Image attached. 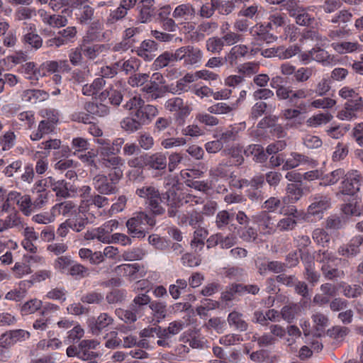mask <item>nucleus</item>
<instances>
[{"mask_svg": "<svg viewBox=\"0 0 363 363\" xmlns=\"http://www.w3.org/2000/svg\"><path fill=\"white\" fill-rule=\"evenodd\" d=\"M126 296V291L125 290L116 289L106 295V300L108 303H116L122 302Z\"/></svg>", "mask_w": 363, "mask_h": 363, "instance_id": "obj_59", "label": "nucleus"}, {"mask_svg": "<svg viewBox=\"0 0 363 363\" xmlns=\"http://www.w3.org/2000/svg\"><path fill=\"white\" fill-rule=\"evenodd\" d=\"M349 332L350 329L348 328L336 325L330 329H328L327 334L330 337L338 340L344 338L349 333Z\"/></svg>", "mask_w": 363, "mask_h": 363, "instance_id": "obj_55", "label": "nucleus"}, {"mask_svg": "<svg viewBox=\"0 0 363 363\" xmlns=\"http://www.w3.org/2000/svg\"><path fill=\"white\" fill-rule=\"evenodd\" d=\"M345 175V170L342 169H337L328 174H326L323 180L325 185H333L336 184L341 178H343Z\"/></svg>", "mask_w": 363, "mask_h": 363, "instance_id": "obj_54", "label": "nucleus"}, {"mask_svg": "<svg viewBox=\"0 0 363 363\" xmlns=\"http://www.w3.org/2000/svg\"><path fill=\"white\" fill-rule=\"evenodd\" d=\"M123 97L122 91L113 87L104 90L99 96L101 101H104L106 99H108L109 103L114 106H118L121 104Z\"/></svg>", "mask_w": 363, "mask_h": 363, "instance_id": "obj_22", "label": "nucleus"}, {"mask_svg": "<svg viewBox=\"0 0 363 363\" xmlns=\"http://www.w3.org/2000/svg\"><path fill=\"white\" fill-rule=\"evenodd\" d=\"M339 288L343 289V294L347 298H355L362 294V289L359 285L350 286L346 283L342 282L339 284Z\"/></svg>", "mask_w": 363, "mask_h": 363, "instance_id": "obj_45", "label": "nucleus"}, {"mask_svg": "<svg viewBox=\"0 0 363 363\" xmlns=\"http://www.w3.org/2000/svg\"><path fill=\"white\" fill-rule=\"evenodd\" d=\"M333 49L340 54L353 52L357 51L360 45L357 42H341L332 43Z\"/></svg>", "mask_w": 363, "mask_h": 363, "instance_id": "obj_31", "label": "nucleus"}, {"mask_svg": "<svg viewBox=\"0 0 363 363\" xmlns=\"http://www.w3.org/2000/svg\"><path fill=\"white\" fill-rule=\"evenodd\" d=\"M156 224L153 216L145 212H138L126 222L128 232L133 238H143Z\"/></svg>", "mask_w": 363, "mask_h": 363, "instance_id": "obj_1", "label": "nucleus"}, {"mask_svg": "<svg viewBox=\"0 0 363 363\" xmlns=\"http://www.w3.org/2000/svg\"><path fill=\"white\" fill-rule=\"evenodd\" d=\"M113 318L106 313H101L97 318L91 317L87 323L89 330L94 335H99L103 330L113 323Z\"/></svg>", "mask_w": 363, "mask_h": 363, "instance_id": "obj_9", "label": "nucleus"}, {"mask_svg": "<svg viewBox=\"0 0 363 363\" xmlns=\"http://www.w3.org/2000/svg\"><path fill=\"white\" fill-rule=\"evenodd\" d=\"M141 32L140 28L131 27L125 30L123 38L125 40L128 41L131 45H134L139 41L138 36Z\"/></svg>", "mask_w": 363, "mask_h": 363, "instance_id": "obj_61", "label": "nucleus"}, {"mask_svg": "<svg viewBox=\"0 0 363 363\" xmlns=\"http://www.w3.org/2000/svg\"><path fill=\"white\" fill-rule=\"evenodd\" d=\"M30 333L23 329L10 330L0 336V345L8 349L18 342L29 339Z\"/></svg>", "mask_w": 363, "mask_h": 363, "instance_id": "obj_7", "label": "nucleus"}, {"mask_svg": "<svg viewBox=\"0 0 363 363\" xmlns=\"http://www.w3.org/2000/svg\"><path fill=\"white\" fill-rule=\"evenodd\" d=\"M196 14L195 9L191 4H184L177 6L172 13L173 18L185 21L191 20Z\"/></svg>", "mask_w": 363, "mask_h": 363, "instance_id": "obj_24", "label": "nucleus"}, {"mask_svg": "<svg viewBox=\"0 0 363 363\" xmlns=\"http://www.w3.org/2000/svg\"><path fill=\"white\" fill-rule=\"evenodd\" d=\"M121 126L124 130L129 133H134L142 128V125L140 124V122L135 118V116H133L131 112L130 116L126 117L122 120L121 122Z\"/></svg>", "mask_w": 363, "mask_h": 363, "instance_id": "obj_35", "label": "nucleus"}, {"mask_svg": "<svg viewBox=\"0 0 363 363\" xmlns=\"http://www.w3.org/2000/svg\"><path fill=\"white\" fill-rule=\"evenodd\" d=\"M240 238L245 242L255 241L257 238V230L252 227H245L239 230Z\"/></svg>", "mask_w": 363, "mask_h": 363, "instance_id": "obj_57", "label": "nucleus"}, {"mask_svg": "<svg viewBox=\"0 0 363 363\" xmlns=\"http://www.w3.org/2000/svg\"><path fill=\"white\" fill-rule=\"evenodd\" d=\"M56 269L60 270H68L69 272H84L85 267L72 260L70 257L62 256L58 257L55 263Z\"/></svg>", "mask_w": 363, "mask_h": 363, "instance_id": "obj_18", "label": "nucleus"}, {"mask_svg": "<svg viewBox=\"0 0 363 363\" xmlns=\"http://www.w3.org/2000/svg\"><path fill=\"white\" fill-rule=\"evenodd\" d=\"M362 245H363V237L357 235L352 238L347 245L341 246L338 252L342 256H354L359 252V247Z\"/></svg>", "mask_w": 363, "mask_h": 363, "instance_id": "obj_17", "label": "nucleus"}, {"mask_svg": "<svg viewBox=\"0 0 363 363\" xmlns=\"http://www.w3.org/2000/svg\"><path fill=\"white\" fill-rule=\"evenodd\" d=\"M84 109L94 117H104L109 113V107L103 103L89 101L85 104Z\"/></svg>", "mask_w": 363, "mask_h": 363, "instance_id": "obj_21", "label": "nucleus"}, {"mask_svg": "<svg viewBox=\"0 0 363 363\" xmlns=\"http://www.w3.org/2000/svg\"><path fill=\"white\" fill-rule=\"evenodd\" d=\"M52 191L55 192V195L57 198L62 199L70 197V192H76L74 186L65 179H60L59 183L53 188Z\"/></svg>", "mask_w": 363, "mask_h": 363, "instance_id": "obj_26", "label": "nucleus"}, {"mask_svg": "<svg viewBox=\"0 0 363 363\" xmlns=\"http://www.w3.org/2000/svg\"><path fill=\"white\" fill-rule=\"evenodd\" d=\"M243 289L241 285L237 283L227 286L225 291L220 294V301L225 303V306H229L230 302L238 300V296H242V290Z\"/></svg>", "mask_w": 363, "mask_h": 363, "instance_id": "obj_16", "label": "nucleus"}, {"mask_svg": "<svg viewBox=\"0 0 363 363\" xmlns=\"http://www.w3.org/2000/svg\"><path fill=\"white\" fill-rule=\"evenodd\" d=\"M94 14V9L89 5L83 6L79 12L76 13L77 18L81 24L87 25L93 19Z\"/></svg>", "mask_w": 363, "mask_h": 363, "instance_id": "obj_32", "label": "nucleus"}, {"mask_svg": "<svg viewBox=\"0 0 363 363\" xmlns=\"http://www.w3.org/2000/svg\"><path fill=\"white\" fill-rule=\"evenodd\" d=\"M146 167L149 169L164 171L167 168V157L162 152L146 153Z\"/></svg>", "mask_w": 363, "mask_h": 363, "instance_id": "obj_11", "label": "nucleus"}, {"mask_svg": "<svg viewBox=\"0 0 363 363\" xmlns=\"http://www.w3.org/2000/svg\"><path fill=\"white\" fill-rule=\"evenodd\" d=\"M250 33L256 40L264 41L267 43H272L277 38L276 35L266 30L263 24H257L252 27Z\"/></svg>", "mask_w": 363, "mask_h": 363, "instance_id": "obj_20", "label": "nucleus"}, {"mask_svg": "<svg viewBox=\"0 0 363 363\" xmlns=\"http://www.w3.org/2000/svg\"><path fill=\"white\" fill-rule=\"evenodd\" d=\"M100 162L103 167L109 170L123 167L124 164L123 159L121 157L115 155L108 157H101Z\"/></svg>", "mask_w": 363, "mask_h": 363, "instance_id": "obj_42", "label": "nucleus"}, {"mask_svg": "<svg viewBox=\"0 0 363 363\" xmlns=\"http://www.w3.org/2000/svg\"><path fill=\"white\" fill-rule=\"evenodd\" d=\"M158 50V44L152 40H145L135 50L137 55L145 61H151L155 57L153 54Z\"/></svg>", "mask_w": 363, "mask_h": 363, "instance_id": "obj_12", "label": "nucleus"}, {"mask_svg": "<svg viewBox=\"0 0 363 363\" xmlns=\"http://www.w3.org/2000/svg\"><path fill=\"white\" fill-rule=\"evenodd\" d=\"M149 78L148 74H135L129 78L128 84L132 86H144Z\"/></svg>", "mask_w": 363, "mask_h": 363, "instance_id": "obj_60", "label": "nucleus"}, {"mask_svg": "<svg viewBox=\"0 0 363 363\" xmlns=\"http://www.w3.org/2000/svg\"><path fill=\"white\" fill-rule=\"evenodd\" d=\"M100 48L101 45L98 44L90 45L89 40L85 39L83 40L82 45H80V49L84 55L92 60L96 57Z\"/></svg>", "mask_w": 363, "mask_h": 363, "instance_id": "obj_41", "label": "nucleus"}, {"mask_svg": "<svg viewBox=\"0 0 363 363\" xmlns=\"http://www.w3.org/2000/svg\"><path fill=\"white\" fill-rule=\"evenodd\" d=\"M310 192V188L308 186H302L300 183H291L286 186V193L289 197H291L292 202L298 201L303 195Z\"/></svg>", "mask_w": 363, "mask_h": 363, "instance_id": "obj_23", "label": "nucleus"}, {"mask_svg": "<svg viewBox=\"0 0 363 363\" xmlns=\"http://www.w3.org/2000/svg\"><path fill=\"white\" fill-rule=\"evenodd\" d=\"M362 177L358 171L345 174L340 186V192L345 195L353 196L359 191Z\"/></svg>", "mask_w": 363, "mask_h": 363, "instance_id": "obj_6", "label": "nucleus"}, {"mask_svg": "<svg viewBox=\"0 0 363 363\" xmlns=\"http://www.w3.org/2000/svg\"><path fill=\"white\" fill-rule=\"evenodd\" d=\"M152 311L156 323H159L167 316V304L165 302L153 301L149 305Z\"/></svg>", "mask_w": 363, "mask_h": 363, "instance_id": "obj_29", "label": "nucleus"}, {"mask_svg": "<svg viewBox=\"0 0 363 363\" xmlns=\"http://www.w3.org/2000/svg\"><path fill=\"white\" fill-rule=\"evenodd\" d=\"M128 10L125 9V7L120 4L118 8L111 11L108 16L107 17L106 23L108 25H113L123 19L128 14Z\"/></svg>", "mask_w": 363, "mask_h": 363, "instance_id": "obj_34", "label": "nucleus"}, {"mask_svg": "<svg viewBox=\"0 0 363 363\" xmlns=\"http://www.w3.org/2000/svg\"><path fill=\"white\" fill-rule=\"evenodd\" d=\"M93 185L94 189L101 194H115L118 189L111 182L109 181L108 177L104 174H98L93 179Z\"/></svg>", "mask_w": 363, "mask_h": 363, "instance_id": "obj_10", "label": "nucleus"}, {"mask_svg": "<svg viewBox=\"0 0 363 363\" xmlns=\"http://www.w3.org/2000/svg\"><path fill=\"white\" fill-rule=\"evenodd\" d=\"M91 343V342L89 340H84L78 345V352L85 354V357H79V359L82 360H91L97 357V354L95 352L89 351L91 346L88 345Z\"/></svg>", "mask_w": 363, "mask_h": 363, "instance_id": "obj_46", "label": "nucleus"}, {"mask_svg": "<svg viewBox=\"0 0 363 363\" xmlns=\"http://www.w3.org/2000/svg\"><path fill=\"white\" fill-rule=\"evenodd\" d=\"M216 11L220 15H228L234 10L235 5L233 1L228 0H211Z\"/></svg>", "mask_w": 363, "mask_h": 363, "instance_id": "obj_30", "label": "nucleus"}, {"mask_svg": "<svg viewBox=\"0 0 363 363\" xmlns=\"http://www.w3.org/2000/svg\"><path fill=\"white\" fill-rule=\"evenodd\" d=\"M42 306V301L37 298L30 299L26 302L21 306V313L23 315H28L35 313L40 309Z\"/></svg>", "mask_w": 363, "mask_h": 363, "instance_id": "obj_49", "label": "nucleus"}, {"mask_svg": "<svg viewBox=\"0 0 363 363\" xmlns=\"http://www.w3.org/2000/svg\"><path fill=\"white\" fill-rule=\"evenodd\" d=\"M96 234L99 236V240L104 243H110L111 236L109 234L112 232V228L108 227V225L105 223L101 226L96 229Z\"/></svg>", "mask_w": 363, "mask_h": 363, "instance_id": "obj_62", "label": "nucleus"}, {"mask_svg": "<svg viewBox=\"0 0 363 363\" xmlns=\"http://www.w3.org/2000/svg\"><path fill=\"white\" fill-rule=\"evenodd\" d=\"M298 52H300V48L296 45H291L287 48L284 46H279L277 47V57L282 60L289 59L296 55Z\"/></svg>", "mask_w": 363, "mask_h": 363, "instance_id": "obj_48", "label": "nucleus"}, {"mask_svg": "<svg viewBox=\"0 0 363 363\" xmlns=\"http://www.w3.org/2000/svg\"><path fill=\"white\" fill-rule=\"evenodd\" d=\"M164 108L171 112H178L179 118H184L190 113V108L184 105V101L179 97H174L168 99L164 104Z\"/></svg>", "mask_w": 363, "mask_h": 363, "instance_id": "obj_13", "label": "nucleus"}, {"mask_svg": "<svg viewBox=\"0 0 363 363\" xmlns=\"http://www.w3.org/2000/svg\"><path fill=\"white\" fill-rule=\"evenodd\" d=\"M135 194L140 198L146 199V203L150 205L155 201H164L162 200V193L153 186H145L136 189Z\"/></svg>", "mask_w": 363, "mask_h": 363, "instance_id": "obj_15", "label": "nucleus"}, {"mask_svg": "<svg viewBox=\"0 0 363 363\" xmlns=\"http://www.w3.org/2000/svg\"><path fill=\"white\" fill-rule=\"evenodd\" d=\"M48 277V274H35L32 275L30 279L21 281L19 283V289L25 291L26 294L27 289L30 288L34 283L40 282Z\"/></svg>", "mask_w": 363, "mask_h": 363, "instance_id": "obj_43", "label": "nucleus"}, {"mask_svg": "<svg viewBox=\"0 0 363 363\" xmlns=\"http://www.w3.org/2000/svg\"><path fill=\"white\" fill-rule=\"evenodd\" d=\"M223 46V40L220 38H211L206 41L207 50L213 53L219 52Z\"/></svg>", "mask_w": 363, "mask_h": 363, "instance_id": "obj_58", "label": "nucleus"}, {"mask_svg": "<svg viewBox=\"0 0 363 363\" xmlns=\"http://www.w3.org/2000/svg\"><path fill=\"white\" fill-rule=\"evenodd\" d=\"M296 19V23L303 26H310L315 18L306 11V9L303 7V11H300L294 16Z\"/></svg>", "mask_w": 363, "mask_h": 363, "instance_id": "obj_53", "label": "nucleus"}, {"mask_svg": "<svg viewBox=\"0 0 363 363\" xmlns=\"http://www.w3.org/2000/svg\"><path fill=\"white\" fill-rule=\"evenodd\" d=\"M207 328L215 330L218 333H223L226 327V323L220 317H214L210 318L206 323Z\"/></svg>", "mask_w": 363, "mask_h": 363, "instance_id": "obj_51", "label": "nucleus"}, {"mask_svg": "<svg viewBox=\"0 0 363 363\" xmlns=\"http://www.w3.org/2000/svg\"><path fill=\"white\" fill-rule=\"evenodd\" d=\"M227 320L230 326H233L236 330L244 332L248 328V324L242 318V314L238 311H233L228 315Z\"/></svg>", "mask_w": 363, "mask_h": 363, "instance_id": "obj_27", "label": "nucleus"}, {"mask_svg": "<svg viewBox=\"0 0 363 363\" xmlns=\"http://www.w3.org/2000/svg\"><path fill=\"white\" fill-rule=\"evenodd\" d=\"M291 17H294L300 11H303V7L298 0H284L281 6Z\"/></svg>", "mask_w": 363, "mask_h": 363, "instance_id": "obj_47", "label": "nucleus"}, {"mask_svg": "<svg viewBox=\"0 0 363 363\" xmlns=\"http://www.w3.org/2000/svg\"><path fill=\"white\" fill-rule=\"evenodd\" d=\"M23 41L25 44L29 45L31 48L38 50L43 45L41 37L33 33H28L23 36Z\"/></svg>", "mask_w": 363, "mask_h": 363, "instance_id": "obj_52", "label": "nucleus"}, {"mask_svg": "<svg viewBox=\"0 0 363 363\" xmlns=\"http://www.w3.org/2000/svg\"><path fill=\"white\" fill-rule=\"evenodd\" d=\"M281 205V201L277 197L272 196L266 200L262 205V208L266 209L267 212H274Z\"/></svg>", "mask_w": 363, "mask_h": 363, "instance_id": "obj_63", "label": "nucleus"}, {"mask_svg": "<svg viewBox=\"0 0 363 363\" xmlns=\"http://www.w3.org/2000/svg\"><path fill=\"white\" fill-rule=\"evenodd\" d=\"M298 263V256L296 252L289 253L286 258V262L282 263L278 261H270L267 257H258L255 260V265L259 272H283L286 268H291Z\"/></svg>", "mask_w": 363, "mask_h": 363, "instance_id": "obj_3", "label": "nucleus"}, {"mask_svg": "<svg viewBox=\"0 0 363 363\" xmlns=\"http://www.w3.org/2000/svg\"><path fill=\"white\" fill-rule=\"evenodd\" d=\"M312 238L319 245L323 247H328L330 242V236L323 228H316L313 231Z\"/></svg>", "mask_w": 363, "mask_h": 363, "instance_id": "obj_33", "label": "nucleus"}, {"mask_svg": "<svg viewBox=\"0 0 363 363\" xmlns=\"http://www.w3.org/2000/svg\"><path fill=\"white\" fill-rule=\"evenodd\" d=\"M23 97L26 101H32V99L44 101L48 97V94L40 89H27L23 91Z\"/></svg>", "mask_w": 363, "mask_h": 363, "instance_id": "obj_44", "label": "nucleus"}, {"mask_svg": "<svg viewBox=\"0 0 363 363\" xmlns=\"http://www.w3.org/2000/svg\"><path fill=\"white\" fill-rule=\"evenodd\" d=\"M310 200L311 204L308 208L305 220H308L311 216L321 219L323 213L331 207V198L328 194H315L310 198Z\"/></svg>", "mask_w": 363, "mask_h": 363, "instance_id": "obj_4", "label": "nucleus"}, {"mask_svg": "<svg viewBox=\"0 0 363 363\" xmlns=\"http://www.w3.org/2000/svg\"><path fill=\"white\" fill-rule=\"evenodd\" d=\"M177 61L183 60L184 65H194L199 63L202 58L199 48L192 45L182 46L175 50Z\"/></svg>", "mask_w": 363, "mask_h": 363, "instance_id": "obj_5", "label": "nucleus"}, {"mask_svg": "<svg viewBox=\"0 0 363 363\" xmlns=\"http://www.w3.org/2000/svg\"><path fill=\"white\" fill-rule=\"evenodd\" d=\"M301 308L298 304H289L282 308L281 311V316L284 320L288 323H292Z\"/></svg>", "mask_w": 363, "mask_h": 363, "instance_id": "obj_36", "label": "nucleus"}, {"mask_svg": "<svg viewBox=\"0 0 363 363\" xmlns=\"http://www.w3.org/2000/svg\"><path fill=\"white\" fill-rule=\"evenodd\" d=\"M244 155L247 157H252L253 160L257 163H263L266 162L268 158L264 147L259 144L248 145L244 150Z\"/></svg>", "mask_w": 363, "mask_h": 363, "instance_id": "obj_19", "label": "nucleus"}, {"mask_svg": "<svg viewBox=\"0 0 363 363\" xmlns=\"http://www.w3.org/2000/svg\"><path fill=\"white\" fill-rule=\"evenodd\" d=\"M131 113L143 127L151 123L152 119L157 115L158 110L155 106L145 104L144 101L143 105L138 106L137 110Z\"/></svg>", "mask_w": 363, "mask_h": 363, "instance_id": "obj_8", "label": "nucleus"}, {"mask_svg": "<svg viewBox=\"0 0 363 363\" xmlns=\"http://www.w3.org/2000/svg\"><path fill=\"white\" fill-rule=\"evenodd\" d=\"M345 105L347 106L349 110L357 114V112L363 111V100L362 98L357 96L356 98L349 99Z\"/></svg>", "mask_w": 363, "mask_h": 363, "instance_id": "obj_64", "label": "nucleus"}, {"mask_svg": "<svg viewBox=\"0 0 363 363\" xmlns=\"http://www.w3.org/2000/svg\"><path fill=\"white\" fill-rule=\"evenodd\" d=\"M151 298L146 294H141L136 296L133 302L130 304V308H132L135 311L140 313L144 306L150 304Z\"/></svg>", "mask_w": 363, "mask_h": 363, "instance_id": "obj_37", "label": "nucleus"}, {"mask_svg": "<svg viewBox=\"0 0 363 363\" xmlns=\"http://www.w3.org/2000/svg\"><path fill=\"white\" fill-rule=\"evenodd\" d=\"M234 213H230L226 210L218 212L216 217V225L218 228L223 229L225 228L231 220H233Z\"/></svg>", "mask_w": 363, "mask_h": 363, "instance_id": "obj_40", "label": "nucleus"}, {"mask_svg": "<svg viewBox=\"0 0 363 363\" xmlns=\"http://www.w3.org/2000/svg\"><path fill=\"white\" fill-rule=\"evenodd\" d=\"M146 153H143L140 156L133 157L128 161V164L130 167L137 168L141 169L140 172L137 171L138 174L143 173V169L146 167Z\"/></svg>", "mask_w": 363, "mask_h": 363, "instance_id": "obj_56", "label": "nucleus"}, {"mask_svg": "<svg viewBox=\"0 0 363 363\" xmlns=\"http://www.w3.org/2000/svg\"><path fill=\"white\" fill-rule=\"evenodd\" d=\"M333 118V116L328 113H319L312 117L309 118L307 120V123L308 125L312 127H316L323 123H327L330 122Z\"/></svg>", "mask_w": 363, "mask_h": 363, "instance_id": "obj_50", "label": "nucleus"}, {"mask_svg": "<svg viewBox=\"0 0 363 363\" xmlns=\"http://www.w3.org/2000/svg\"><path fill=\"white\" fill-rule=\"evenodd\" d=\"M308 55L311 57L312 60L319 62H327L329 64L331 60L330 55L328 52L320 48H313L309 51Z\"/></svg>", "mask_w": 363, "mask_h": 363, "instance_id": "obj_39", "label": "nucleus"}, {"mask_svg": "<svg viewBox=\"0 0 363 363\" xmlns=\"http://www.w3.org/2000/svg\"><path fill=\"white\" fill-rule=\"evenodd\" d=\"M174 62H177L175 52L172 53L165 51L155 60L152 66L155 70H158L168 66L169 63Z\"/></svg>", "mask_w": 363, "mask_h": 363, "instance_id": "obj_28", "label": "nucleus"}, {"mask_svg": "<svg viewBox=\"0 0 363 363\" xmlns=\"http://www.w3.org/2000/svg\"><path fill=\"white\" fill-rule=\"evenodd\" d=\"M347 218L344 215L333 214L325 220V228L326 230H338L345 228Z\"/></svg>", "mask_w": 363, "mask_h": 363, "instance_id": "obj_25", "label": "nucleus"}, {"mask_svg": "<svg viewBox=\"0 0 363 363\" xmlns=\"http://www.w3.org/2000/svg\"><path fill=\"white\" fill-rule=\"evenodd\" d=\"M116 313L118 317L123 320L125 323H135L137 319V315L139 313L138 311H133L130 307L128 309H117L116 311Z\"/></svg>", "mask_w": 363, "mask_h": 363, "instance_id": "obj_38", "label": "nucleus"}, {"mask_svg": "<svg viewBox=\"0 0 363 363\" xmlns=\"http://www.w3.org/2000/svg\"><path fill=\"white\" fill-rule=\"evenodd\" d=\"M162 199L165 201V205L168 206L167 214L170 218L177 216L178 208L182 206L184 203L193 201L197 203L196 196L190 194L183 193L174 186L169 188L166 192L162 193Z\"/></svg>", "mask_w": 363, "mask_h": 363, "instance_id": "obj_2", "label": "nucleus"}, {"mask_svg": "<svg viewBox=\"0 0 363 363\" xmlns=\"http://www.w3.org/2000/svg\"><path fill=\"white\" fill-rule=\"evenodd\" d=\"M255 223L257 224L264 234H270L274 230L272 216L267 211H262L252 217Z\"/></svg>", "mask_w": 363, "mask_h": 363, "instance_id": "obj_14", "label": "nucleus"}]
</instances>
